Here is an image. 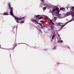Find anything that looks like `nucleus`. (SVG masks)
<instances>
[{"mask_svg":"<svg viewBox=\"0 0 74 74\" xmlns=\"http://www.w3.org/2000/svg\"><path fill=\"white\" fill-rule=\"evenodd\" d=\"M51 8L53 9V10H52V12L53 14V12H54V14L55 16H57L58 18H60V19L63 18L61 17V14H59L60 10H59V8L56 6L53 5L52 6Z\"/></svg>","mask_w":74,"mask_h":74,"instance_id":"1","label":"nucleus"},{"mask_svg":"<svg viewBox=\"0 0 74 74\" xmlns=\"http://www.w3.org/2000/svg\"><path fill=\"white\" fill-rule=\"evenodd\" d=\"M8 6L9 8L10 9V14H11V15L15 18V19L16 20H17L18 21H20L21 20H22V19L23 18H25V17H24L23 18H19L17 17H15L13 14V8L11 7V4L10 3H8Z\"/></svg>","mask_w":74,"mask_h":74,"instance_id":"2","label":"nucleus"},{"mask_svg":"<svg viewBox=\"0 0 74 74\" xmlns=\"http://www.w3.org/2000/svg\"><path fill=\"white\" fill-rule=\"evenodd\" d=\"M74 21V19H72V20H71L67 22L64 25H62V23H58L57 25V26H61V29H60L58 31H59L60 30H61V29H62V28H63V27H64V26H65L66 25H67V23H69V22H71V21Z\"/></svg>","mask_w":74,"mask_h":74,"instance_id":"3","label":"nucleus"},{"mask_svg":"<svg viewBox=\"0 0 74 74\" xmlns=\"http://www.w3.org/2000/svg\"><path fill=\"white\" fill-rule=\"evenodd\" d=\"M36 17H37L36 18V20H38V19H41L42 18H43L44 17V15H42L41 16L40 15H38L36 16Z\"/></svg>","mask_w":74,"mask_h":74,"instance_id":"4","label":"nucleus"},{"mask_svg":"<svg viewBox=\"0 0 74 74\" xmlns=\"http://www.w3.org/2000/svg\"><path fill=\"white\" fill-rule=\"evenodd\" d=\"M53 25H55V24L51 21V23L49 24V26L52 29H53Z\"/></svg>","mask_w":74,"mask_h":74,"instance_id":"5","label":"nucleus"},{"mask_svg":"<svg viewBox=\"0 0 74 74\" xmlns=\"http://www.w3.org/2000/svg\"><path fill=\"white\" fill-rule=\"evenodd\" d=\"M41 0V3L42 4V5H45V1L44 0Z\"/></svg>","mask_w":74,"mask_h":74,"instance_id":"6","label":"nucleus"},{"mask_svg":"<svg viewBox=\"0 0 74 74\" xmlns=\"http://www.w3.org/2000/svg\"><path fill=\"white\" fill-rule=\"evenodd\" d=\"M8 12H4L3 14L5 15H10V14H8Z\"/></svg>","mask_w":74,"mask_h":74,"instance_id":"7","label":"nucleus"},{"mask_svg":"<svg viewBox=\"0 0 74 74\" xmlns=\"http://www.w3.org/2000/svg\"><path fill=\"white\" fill-rule=\"evenodd\" d=\"M70 12H68L64 16V17H66V16H69V15H70Z\"/></svg>","mask_w":74,"mask_h":74,"instance_id":"8","label":"nucleus"},{"mask_svg":"<svg viewBox=\"0 0 74 74\" xmlns=\"http://www.w3.org/2000/svg\"><path fill=\"white\" fill-rule=\"evenodd\" d=\"M37 24H39V25H40V26L41 27H42V28H43V26H44V24H41L40 23H37Z\"/></svg>","mask_w":74,"mask_h":74,"instance_id":"9","label":"nucleus"},{"mask_svg":"<svg viewBox=\"0 0 74 74\" xmlns=\"http://www.w3.org/2000/svg\"><path fill=\"white\" fill-rule=\"evenodd\" d=\"M58 42L60 43L63 42V40H58Z\"/></svg>","mask_w":74,"mask_h":74,"instance_id":"10","label":"nucleus"},{"mask_svg":"<svg viewBox=\"0 0 74 74\" xmlns=\"http://www.w3.org/2000/svg\"><path fill=\"white\" fill-rule=\"evenodd\" d=\"M60 10H62V11L64 10H65V8H61L60 9Z\"/></svg>","mask_w":74,"mask_h":74,"instance_id":"11","label":"nucleus"},{"mask_svg":"<svg viewBox=\"0 0 74 74\" xmlns=\"http://www.w3.org/2000/svg\"><path fill=\"white\" fill-rule=\"evenodd\" d=\"M54 38H55V34H54L52 36V40L54 39Z\"/></svg>","mask_w":74,"mask_h":74,"instance_id":"12","label":"nucleus"},{"mask_svg":"<svg viewBox=\"0 0 74 74\" xmlns=\"http://www.w3.org/2000/svg\"><path fill=\"white\" fill-rule=\"evenodd\" d=\"M57 19V17H54V21H56Z\"/></svg>","mask_w":74,"mask_h":74,"instance_id":"13","label":"nucleus"},{"mask_svg":"<svg viewBox=\"0 0 74 74\" xmlns=\"http://www.w3.org/2000/svg\"><path fill=\"white\" fill-rule=\"evenodd\" d=\"M58 37H59L60 40H61L62 38H61L60 37V35L59 34H58Z\"/></svg>","mask_w":74,"mask_h":74,"instance_id":"14","label":"nucleus"},{"mask_svg":"<svg viewBox=\"0 0 74 74\" xmlns=\"http://www.w3.org/2000/svg\"><path fill=\"white\" fill-rule=\"evenodd\" d=\"M46 8H47L46 7H44L43 8V10L44 11L45 10H46Z\"/></svg>","mask_w":74,"mask_h":74,"instance_id":"15","label":"nucleus"},{"mask_svg":"<svg viewBox=\"0 0 74 74\" xmlns=\"http://www.w3.org/2000/svg\"><path fill=\"white\" fill-rule=\"evenodd\" d=\"M21 23H24L25 22V21H21Z\"/></svg>","mask_w":74,"mask_h":74,"instance_id":"16","label":"nucleus"},{"mask_svg":"<svg viewBox=\"0 0 74 74\" xmlns=\"http://www.w3.org/2000/svg\"><path fill=\"white\" fill-rule=\"evenodd\" d=\"M57 48H56V47H55L54 48H53V49H56Z\"/></svg>","mask_w":74,"mask_h":74,"instance_id":"17","label":"nucleus"},{"mask_svg":"<svg viewBox=\"0 0 74 74\" xmlns=\"http://www.w3.org/2000/svg\"><path fill=\"white\" fill-rule=\"evenodd\" d=\"M32 22H36V21L35 20H32Z\"/></svg>","mask_w":74,"mask_h":74,"instance_id":"18","label":"nucleus"},{"mask_svg":"<svg viewBox=\"0 0 74 74\" xmlns=\"http://www.w3.org/2000/svg\"><path fill=\"white\" fill-rule=\"evenodd\" d=\"M16 22H17V23H21V22L18 21H16Z\"/></svg>","mask_w":74,"mask_h":74,"instance_id":"19","label":"nucleus"},{"mask_svg":"<svg viewBox=\"0 0 74 74\" xmlns=\"http://www.w3.org/2000/svg\"><path fill=\"white\" fill-rule=\"evenodd\" d=\"M46 7H47V9H49V6H46Z\"/></svg>","mask_w":74,"mask_h":74,"instance_id":"20","label":"nucleus"},{"mask_svg":"<svg viewBox=\"0 0 74 74\" xmlns=\"http://www.w3.org/2000/svg\"><path fill=\"white\" fill-rule=\"evenodd\" d=\"M37 29L38 30H40V31H41V30H40V29H39V28H37Z\"/></svg>","mask_w":74,"mask_h":74,"instance_id":"21","label":"nucleus"},{"mask_svg":"<svg viewBox=\"0 0 74 74\" xmlns=\"http://www.w3.org/2000/svg\"><path fill=\"white\" fill-rule=\"evenodd\" d=\"M19 44H25L24 43H18Z\"/></svg>","mask_w":74,"mask_h":74,"instance_id":"22","label":"nucleus"},{"mask_svg":"<svg viewBox=\"0 0 74 74\" xmlns=\"http://www.w3.org/2000/svg\"><path fill=\"white\" fill-rule=\"evenodd\" d=\"M46 27V26H43V28H44V27Z\"/></svg>","mask_w":74,"mask_h":74,"instance_id":"23","label":"nucleus"},{"mask_svg":"<svg viewBox=\"0 0 74 74\" xmlns=\"http://www.w3.org/2000/svg\"><path fill=\"white\" fill-rule=\"evenodd\" d=\"M60 63H57V64H58V65H59V64H60Z\"/></svg>","mask_w":74,"mask_h":74,"instance_id":"24","label":"nucleus"},{"mask_svg":"<svg viewBox=\"0 0 74 74\" xmlns=\"http://www.w3.org/2000/svg\"><path fill=\"white\" fill-rule=\"evenodd\" d=\"M51 9H50V11L49 12H51Z\"/></svg>","mask_w":74,"mask_h":74,"instance_id":"25","label":"nucleus"},{"mask_svg":"<svg viewBox=\"0 0 74 74\" xmlns=\"http://www.w3.org/2000/svg\"><path fill=\"white\" fill-rule=\"evenodd\" d=\"M0 14H1V15H3V14H1V13H0Z\"/></svg>","mask_w":74,"mask_h":74,"instance_id":"26","label":"nucleus"},{"mask_svg":"<svg viewBox=\"0 0 74 74\" xmlns=\"http://www.w3.org/2000/svg\"><path fill=\"white\" fill-rule=\"evenodd\" d=\"M73 19V21H74V18Z\"/></svg>","mask_w":74,"mask_h":74,"instance_id":"27","label":"nucleus"},{"mask_svg":"<svg viewBox=\"0 0 74 74\" xmlns=\"http://www.w3.org/2000/svg\"><path fill=\"white\" fill-rule=\"evenodd\" d=\"M17 25L16 29H17Z\"/></svg>","mask_w":74,"mask_h":74,"instance_id":"28","label":"nucleus"},{"mask_svg":"<svg viewBox=\"0 0 74 74\" xmlns=\"http://www.w3.org/2000/svg\"><path fill=\"white\" fill-rule=\"evenodd\" d=\"M0 47H1V45H0Z\"/></svg>","mask_w":74,"mask_h":74,"instance_id":"29","label":"nucleus"},{"mask_svg":"<svg viewBox=\"0 0 74 74\" xmlns=\"http://www.w3.org/2000/svg\"><path fill=\"white\" fill-rule=\"evenodd\" d=\"M41 29H42V28Z\"/></svg>","mask_w":74,"mask_h":74,"instance_id":"30","label":"nucleus"},{"mask_svg":"<svg viewBox=\"0 0 74 74\" xmlns=\"http://www.w3.org/2000/svg\"><path fill=\"white\" fill-rule=\"evenodd\" d=\"M68 48H69V47H68Z\"/></svg>","mask_w":74,"mask_h":74,"instance_id":"31","label":"nucleus"},{"mask_svg":"<svg viewBox=\"0 0 74 74\" xmlns=\"http://www.w3.org/2000/svg\"><path fill=\"white\" fill-rule=\"evenodd\" d=\"M10 55H11V54H10Z\"/></svg>","mask_w":74,"mask_h":74,"instance_id":"32","label":"nucleus"}]
</instances>
